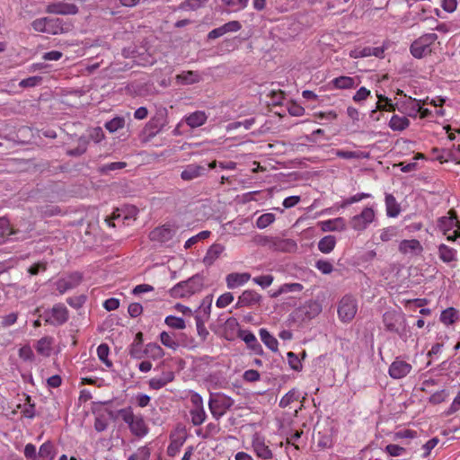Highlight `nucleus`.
I'll list each match as a JSON object with an SVG mask.
<instances>
[{
  "instance_id": "1",
  "label": "nucleus",
  "mask_w": 460,
  "mask_h": 460,
  "mask_svg": "<svg viewBox=\"0 0 460 460\" xmlns=\"http://www.w3.org/2000/svg\"><path fill=\"white\" fill-rule=\"evenodd\" d=\"M204 281L205 278L202 274H195L187 280L181 281L174 285L169 290V294L173 298L190 297L203 289Z\"/></svg>"
},
{
  "instance_id": "2",
  "label": "nucleus",
  "mask_w": 460,
  "mask_h": 460,
  "mask_svg": "<svg viewBox=\"0 0 460 460\" xmlns=\"http://www.w3.org/2000/svg\"><path fill=\"white\" fill-rule=\"evenodd\" d=\"M321 312L322 305L317 301L309 300L289 314L288 322L301 325L315 318Z\"/></svg>"
},
{
  "instance_id": "3",
  "label": "nucleus",
  "mask_w": 460,
  "mask_h": 460,
  "mask_svg": "<svg viewBox=\"0 0 460 460\" xmlns=\"http://www.w3.org/2000/svg\"><path fill=\"white\" fill-rule=\"evenodd\" d=\"M118 414L126 422L130 429V432L138 438H143L147 435L149 428L146 425L142 415H135L131 407L123 408L118 411Z\"/></svg>"
},
{
  "instance_id": "4",
  "label": "nucleus",
  "mask_w": 460,
  "mask_h": 460,
  "mask_svg": "<svg viewBox=\"0 0 460 460\" xmlns=\"http://www.w3.org/2000/svg\"><path fill=\"white\" fill-rule=\"evenodd\" d=\"M438 38V35L434 32L421 35L411 44V54L419 59L431 54L432 46Z\"/></svg>"
},
{
  "instance_id": "5",
  "label": "nucleus",
  "mask_w": 460,
  "mask_h": 460,
  "mask_svg": "<svg viewBox=\"0 0 460 460\" xmlns=\"http://www.w3.org/2000/svg\"><path fill=\"white\" fill-rule=\"evenodd\" d=\"M234 401L224 394H211L208 408L212 416L218 420L234 405Z\"/></svg>"
},
{
  "instance_id": "6",
  "label": "nucleus",
  "mask_w": 460,
  "mask_h": 460,
  "mask_svg": "<svg viewBox=\"0 0 460 460\" xmlns=\"http://www.w3.org/2000/svg\"><path fill=\"white\" fill-rule=\"evenodd\" d=\"M358 311L357 300L352 296H344L338 305V316L343 323L350 322Z\"/></svg>"
},
{
  "instance_id": "7",
  "label": "nucleus",
  "mask_w": 460,
  "mask_h": 460,
  "mask_svg": "<svg viewBox=\"0 0 460 460\" xmlns=\"http://www.w3.org/2000/svg\"><path fill=\"white\" fill-rule=\"evenodd\" d=\"M376 213L373 208L366 207L360 214L352 217L349 225L355 231H364L375 220Z\"/></svg>"
},
{
  "instance_id": "8",
  "label": "nucleus",
  "mask_w": 460,
  "mask_h": 460,
  "mask_svg": "<svg viewBox=\"0 0 460 460\" xmlns=\"http://www.w3.org/2000/svg\"><path fill=\"white\" fill-rule=\"evenodd\" d=\"M83 274L79 271L71 272L55 282L57 290L60 294L76 288L83 281Z\"/></svg>"
},
{
  "instance_id": "9",
  "label": "nucleus",
  "mask_w": 460,
  "mask_h": 460,
  "mask_svg": "<svg viewBox=\"0 0 460 460\" xmlns=\"http://www.w3.org/2000/svg\"><path fill=\"white\" fill-rule=\"evenodd\" d=\"M73 24L68 20L62 18L48 17L47 32L51 35L67 33L72 31Z\"/></svg>"
},
{
  "instance_id": "10",
  "label": "nucleus",
  "mask_w": 460,
  "mask_h": 460,
  "mask_svg": "<svg viewBox=\"0 0 460 460\" xmlns=\"http://www.w3.org/2000/svg\"><path fill=\"white\" fill-rule=\"evenodd\" d=\"M252 447L256 456L263 460H270L273 458V453L266 445L263 437L255 434L252 440Z\"/></svg>"
},
{
  "instance_id": "11",
  "label": "nucleus",
  "mask_w": 460,
  "mask_h": 460,
  "mask_svg": "<svg viewBox=\"0 0 460 460\" xmlns=\"http://www.w3.org/2000/svg\"><path fill=\"white\" fill-rule=\"evenodd\" d=\"M412 369L410 363L396 358L390 365L388 373L394 379H401L406 376Z\"/></svg>"
},
{
  "instance_id": "12",
  "label": "nucleus",
  "mask_w": 460,
  "mask_h": 460,
  "mask_svg": "<svg viewBox=\"0 0 460 460\" xmlns=\"http://www.w3.org/2000/svg\"><path fill=\"white\" fill-rule=\"evenodd\" d=\"M51 318L46 319V322L53 325H62L67 322L69 313L63 304H56L50 311Z\"/></svg>"
},
{
  "instance_id": "13",
  "label": "nucleus",
  "mask_w": 460,
  "mask_h": 460,
  "mask_svg": "<svg viewBox=\"0 0 460 460\" xmlns=\"http://www.w3.org/2000/svg\"><path fill=\"white\" fill-rule=\"evenodd\" d=\"M261 296L252 289L244 290L238 297L235 308L252 306L261 301Z\"/></svg>"
},
{
  "instance_id": "14",
  "label": "nucleus",
  "mask_w": 460,
  "mask_h": 460,
  "mask_svg": "<svg viewBox=\"0 0 460 460\" xmlns=\"http://www.w3.org/2000/svg\"><path fill=\"white\" fill-rule=\"evenodd\" d=\"M175 234V231L167 225L155 228L150 232L149 237L152 241L165 243L170 241Z\"/></svg>"
},
{
  "instance_id": "15",
  "label": "nucleus",
  "mask_w": 460,
  "mask_h": 460,
  "mask_svg": "<svg viewBox=\"0 0 460 460\" xmlns=\"http://www.w3.org/2000/svg\"><path fill=\"white\" fill-rule=\"evenodd\" d=\"M46 12L54 14H75L78 12V8L75 4L66 3H53L47 6Z\"/></svg>"
},
{
  "instance_id": "16",
  "label": "nucleus",
  "mask_w": 460,
  "mask_h": 460,
  "mask_svg": "<svg viewBox=\"0 0 460 460\" xmlns=\"http://www.w3.org/2000/svg\"><path fill=\"white\" fill-rule=\"evenodd\" d=\"M385 47H364L362 49H356L350 53V57L354 58H367V57H376L378 58H384V53L385 50Z\"/></svg>"
},
{
  "instance_id": "17",
  "label": "nucleus",
  "mask_w": 460,
  "mask_h": 460,
  "mask_svg": "<svg viewBox=\"0 0 460 460\" xmlns=\"http://www.w3.org/2000/svg\"><path fill=\"white\" fill-rule=\"evenodd\" d=\"M448 215V217H441L438 223V228L444 233V234H447V232L454 227L460 229V222L457 220L456 211L451 209L449 210Z\"/></svg>"
},
{
  "instance_id": "18",
  "label": "nucleus",
  "mask_w": 460,
  "mask_h": 460,
  "mask_svg": "<svg viewBox=\"0 0 460 460\" xmlns=\"http://www.w3.org/2000/svg\"><path fill=\"white\" fill-rule=\"evenodd\" d=\"M208 172L206 165H200L196 164H188L181 173V178L183 181H192L202 175H205Z\"/></svg>"
},
{
  "instance_id": "19",
  "label": "nucleus",
  "mask_w": 460,
  "mask_h": 460,
  "mask_svg": "<svg viewBox=\"0 0 460 460\" xmlns=\"http://www.w3.org/2000/svg\"><path fill=\"white\" fill-rule=\"evenodd\" d=\"M251 279V274L248 272H233L226 277V287L229 289H234L243 286Z\"/></svg>"
},
{
  "instance_id": "20",
  "label": "nucleus",
  "mask_w": 460,
  "mask_h": 460,
  "mask_svg": "<svg viewBox=\"0 0 460 460\" xmlns=\"http://www.w3.org/2000/svg\"><path fill=\"white\" fill-rule=\"evenodd\" d=\"M238 337L241 338L246 343L248 348L254 351V353L258 355H261L263 353L261 345L258 342L255 335L252 332L240 330Z\"/></svg>"
},
{
  "instance_id": "21",
  "label": "nucleus",
  "mask_w": 460,
  "mask_h": 460,
  "mask_svg": "<svg viewBox=\"0 0 460 460\" xmlns=\"http://www.w3.org/2000/svg\"><path fill=\"white\" fill-rule=\"evenodd\" d=\"M399 111L406 113L409 117L415 118L421 111L420 101L408 97L407 100L402 103Z\"/></svg>"
},
{
  "instance_id": "22",
  "label": "nucleus",
  "mask_w": 460,
  "mask_h": 460,
  "mask_svg": "<svg viewBox=\"0 0 460 460\" xmlns=\"http://www.w3.org/2000/svg\"><path fill=\"white\" fill-rule=\"evenodd\" d=\"M400 314L395 311H387L383 315V323L389 332H398V323L401 320Z\"/></svg>"
},
{
  "instance_id": "23",
  "label": "nucleus",
  "mask_w": 460,
  "mask_h": 460,
  "mask_svg": "<svg viewBox=\"0 0 460 460\" xmlns=\"http://www.w3.org/2000/svg\"><path fill=\"white\" fill-rule=\"evenodd\" d=\"M224 251V245L220 243L212 244L208 248L205 257L203 258L204 264L208 267L211 266L220 257Z\"/></svg>"
},
{
  "instance_id": "24",
  "label": "nucleus",
  "mask_w": 460,
  "mask_h": 460,
  "mask_svg": "<svg viewBox=\"0 0 460 460\" xmlns=\"http://www.w3.org/2000/svg\"><path fill=\"white\" fill-rule=\"evenodd\" d=\"M143 345V333L137 332L135 336V340L129 347L128 353L131 358L136 359H141L145 357V351L142 349Z\"/></svg>"
},
{
  "instance_id": "25",
  "label": "nucleus",
  "mask_w": 460,
  "mask_h": 460,
  "mask_svg": "<svg viewBox=\"0 0 460 460\" xmlns=\"http://www.w3.org/2000/svg\"><path fill=\"white\" fill-rule=\"evenodd\" d=\"M57 455L54 444L48 440L43 443L38 451V460H53Z\"/></svg>"
},
{
  "instance_id": "26",
  "label": "nucleus",
  "mask_w": 460,
  "mask_h": 460,
  "mask_svg": "<svg viewBox=\"0 0 460 460\" xmlns=\"http://www.w3.org/2000/svg\"><path fill=\"white\" fill-rule=\"evenodd\" d=\"M457 252L444 243L438 245V257L445 263H451L457 260Z\"/></svg>"
},
{
  "instance_id": "27",
  "label": "nucleus",
  "mask_w": 460,
  "mask_h": 460,
  "mask_svg": "<svg viewBox=\"0 0 460 460\" xmlns=\"http://www.w3.org/2000/svg\"><path fill=\"white\" fill-rule=\"evenodd\" d=\"M207 115L204 111H197L185 117V122L190 128H198L205 124L207 121Z\"/></svg>"
},
{
  "instance_id": "28",
  "label": "nucleus",
  "mask_w": 460,
  "mask_h": 460,
  "mask_svg": "<svg viewBox=\"0 0 460 460\" xmlns=\"http://www.w3.org/2000/svg\"><path fill=\"white\" fill-rule=\"evenodd\" d=\"M346 228L345 220L343 217H336L321 222V229L326 231H342Z\"/></svg>"
},
{
  "instance_id": "29",
  "label": "nucleus",
  "mask_w": 460,
  "mask_h": 460,
  "mask_svg": "<svg viewBox=\"0 0 460 460\" xmlns=\"http://www.w3.org/2000/svg\"><path fill=\"white\" fill-rule=\"evenodd\" d=\"M356 81V78L342 75L332 79L331 84L336 89H351L358 85Z\"/></svg>"
},
{
  "instance_id": "30",
  "label": "nucleus",
  "mask_w": 460,
  "mask_h": 460,
  "mask_svg": "<svg viewBox=\"0 0 460 460\" xmlns=\"http://www.w3.org/2000/svg\"><path fill=\"white\" fill-rule=\"evenodd\" d=\"M385 208L386 215L389 217H396L400 212V205L397 203L395 198L392 194H385Z\"/></svg>"
},
{
  "instance_id": "31",
  "label": "nucleus",
  "mask_w": 460,
  "mask_h": 460,
  "mask_svg": "<svg viewBox=\"0 0 460 460\" xmlns=\"http://www.w3.org/2000/svg\"><path fill=\"white\" fill-rule=\"evenodd\" d=\"M261 341L273 352L278 351L279 342L266 329L261 328L259 331Z\"/></svg>"
},
{
  "instance_id": "32",
  "label": "nucleus",
  "mask_w": 460,
  "mask_h": 460,
  "mask_svg": "<svg viewBox=\"0 0 460 460\" xmlns=\"http://www.w3.org/2000/svg\"><path fill=\"white\" fill-rule=\"evenodd\" d=\"M177 81L184 84H192L201 81V75L197 71H185L177 75Z\"/></svg>"
},
{
  "instance_id": "33",
  "label": "nucleus",
  "mask_w": 460,
  "mask_h": 460,
  "mask_svg": "<svg viewBox=\"0 0 460 460\" xmlns=\"http://www.w3.org/2000/svg\"><path fill=\"white\" fill-rule=\"evenodd\" d=\"M144 351L145 356L154 360L160 359L164 356V349L158 344L153 342L146 344Z\"/></svg>"
},
{
  "instance_id": "34",
  "label": "nucleus",
  "mask_w": 460,
  "mask_h": 460,
  "mask_svg": "<svg viewBox=\"0 0 460 460\" xmlns=\"http://www.w3.org/2000/svg\"><path fill=\"white\" fill-rule=\"evenodd\" d=\"M409 125L410 120L406 117H400L398 115H394L389 121V127L394 131H402Z\"/></svg>"
},
{
  "instance_id": "35",
  "label": "nucleus",
  "mask_w": 460,
  "mask_h": 460,
  "mask_svg": "<svg viewBox=\"0 0 460 460\" xmlns=\"http://www.w3.org/2000/svg\"><path fill=\"white\" fill-rule=\"evenodd\" d=\"M421 250L422 247L420 245V243L416 239L402 240L399 244V251L402 253Z\"/></svg>"
},
{
  "instance_id": "36",
  "label": "nucleus",
  "mask_w": 460,
  "mask_h": 460,
  "mask_svg": "<svg viewBox=\"0 0 460 460\" xmlns=\"http://www.w3.org/2000/svg\"><path fill=\"white\" fill-rule=\"evenodd\" d=\"M336 238L333 235H326L318 243V249L323 253H330L335 247Z\"/></svg>"
},
{
  "instance_id": "37",
  "label": "nucleus",
  "mask_w": 460,
  "mask_h": 460,
  "mask_svg": "<svg viewBox=\"0 0 460 460\" xmlns=\"http://www.w3.org/2000/svg\"><path fill=\"white\" fill-rule=\"evenodd\" d=\"M160 341L164 346L172 350H176L180 347L179 342L175 340L174 333L162 332L160 333Z\"/></svg>"
},
{
  "instance_id": "38",
  "label": "nucleus",
  "mask_w": 460,
  "mask_h": 460,
  "mask_svg": "<svg viewBox=\"0 0 460 460\" xmlns=\"http://www.w3.org/2000/svg\"><path fill=\"white\" fill-rule=\"evenodd\" d=\"M457 319L458 311L454 307H448L443 310L440 314V321L446 325L454 323Z\"/></svg>"
},
{
  "instance_id": "39",
  "label": "nucleus",
  "mask_w": 460,
  "mask_h": 460,
  "mask_svg": "<svg viewBox=\"0 0 460 460\" xmlns=\"http://www.w3.org/2000/svg\"><path fill=\"white\" fill-rule=\"evenodd\" d=\"M164 121L163 118L152 119L146 126V130L148 132L149 137H154L158 134L164 128Z\"/></svg>"
},
{
  "instance_id": "40",
  "label": "nucleus",
  "mask_w": 460,
  "mask_h": 460,
  "mask_svg": "<svg viewBox=\"0 0 460 460\" xmlns=\"http://www.w3.org/2000/svg\"><path fill=\"white\" fill-rule=\"evenodd\" d=\"M18 408L22 409L23 416L28 419H33L36 415V406L35 403L31 402V397L30 395H26L23 406L19 404Z\"/></svg>"
},
{
  "instance_id": "41",
  "label": "nucleus",
  "mask_w": 460,
  "mask_h": 460,
  "mask_svg": "<svg viewBox=\"0 0 460 460\" xmlns=\"http://www.w3.org/2000/svg\"><path fill=\"white\" fill-rule=\"evenodd\" d=\"M228 7V12H239L248 6L249 0H221Z\"/></svg>"
},
{
  "instance_id": "42",
  "label": "nucleus",
  "mask_w": 460,
  "mask_h": 460,
  "mask_svg": "<svg viewBox=\"0 0 460 460\" xmlns=\"http://www.w3.org/2000/svg\"><path fill=\"white\" fill-rule=\"evenodd\" d=\"M35 349L39 354L49 356L51 350V338L43 337L37 341Z\"/></svg>"
},
{
  "instance_id": "43",
  "label": "nucleus",
  "mask_w": 460,
  "mask_h": 460,
  "mask_svg": "<svg viewBox=\"0 0 460 460\" xmlns=\"http://www.w3.org/2000/svg\"><path fill=\"white\" fill-rule=\"evenodd\" d=\"M190 414L191 417V422L194 426L201 425L207 418L204 408H192L190 411Z\"/></svg>"
},
{
  "instance_id": "44",
  "label": "nucleus",
  "mask_w": 460,
  "mask_h": 460,
  "mask_svg": "<svg viewBox=\"0 0 460 460\" xmlns=\"http://www.w3.org/2000/svg\"><path fill=\"white\" fill-rule=\"evenodd\" d=\"M299 398V394L296 389H292L288 391L279 401V407L286 408L291 402L297 401Z\"/></svg>"
},
{
  "instance_id": "45",
  "label": "nucleus",
  "mask_w": 460,
  "mask_h": 460,
  "mask_svg": "<svg viewBox=\"0 0 460 460\" xmlns=\"http://www.w3.org/2000/svg\"><path fill=\"white\" fill-rule=\"evenodd\" d=\"M125 125V119L121 117H115L112 119L107 121L104 125L105 128L111 133H114L117 130L122 128Z\"/></svg>"
},
{
  "instance_id": "46",
  "label": "nucleus",
  "mask_w": 460,
  "mask_h": 460,
  "mask_svg": "<svg viewBox=\"0 0 460 460\" xmlns=\"http://www.w3.org/2000/svg\"><path fill=\"white\" fill-rule=\"evenodd\" d=\"M164 323L171 328L177 330H183L186 327L185 321L174 315H168L165 317Z\"/></svg>"
},
{
  "instance_id": "47",
  "label": "nucleus",
  "mask_w": 460,
  "mask_h": 460,
  "mask_svg": "<svg viewBox=\"0 0 460 460\" xmlns=\"http://www.w3.org/2000/svg\"><path fill=\"white\" fill-rule=\"evenodd\" d=\"M14 234L10 226V222L5 217H0V238L5 241V237Z\"/></svg>"
},
{
  "instance_id": "48",
  "label": "nucleus",
  "mask_w": 460,
  "mask_h": 460,
  "mask_svg": "<svg viewBox=\"0 0 460 460\" xmlns=\"http://www.w3.org/2000/svg\"><path fill=\"white\" fill-rule=\"evenodd\" d=\"M87 145L88 141L84 137H80L78 146L75 148L67 150L66 154L69 156H80L86 152Z\"/></svg>"
},
{
  "instance_id": "49",
  "label": "nucleus",
  "mask_w": 460,
  "mask_h": 460,
  "mask_svg": "<svg viewBox=\"0 0 460 460\" xmlns=\"http://www.w3.org/2000/svg\"><path fill=\"white\" fill-rule=\"evenodd\" d=\"M275 221V215L272 213H265L260 216L256 221V226L260 229L266 228Z\"/></svg>"
},
{
  "instance_id": "50",
  "label": "nucleus",
  "mask_w": 460,
  "mask_h": 460,
  "mask_svg": "<svg viewBox=\"0 0 460 460\" xmlns=\"http://www.w3.org/2000/svg\"><path fill=\"white\" fill-rule=\"evenodd\" d=\"M371 197V194L370 193H365V192H361V193H357L348 199H345L341 207V208H347L349 206H350L351 204L353 203H357V202H359L361 201L362 199H367V198H370Z\"/></svg>"
},
{
  "instance_id": "51",
  "label": "nucleus",
  "mask_w": 460,
  "mask_h": 460,
  "mask_svg": "<svg viewBox=\"0 0 460 460\" xmlns=\"http://www.w3.org/2000/svg\"><path fill=\"white\" fill-rule=\"evenodd\" d=\"M208 0H185L181 8L184 10L195 11L202 7Z\"/></svg>"
},
{
  "instance_id": "52",
  "label": "nucleus",
  "mask_w": 460,
  "mask_h": 460,
  "mask_svg": "<svg viewBox=\"0 0 460 460\" xmlns=\"http://www.w3.org/2000/svg\"><path fill=\"white\" fill-rule=\"evenodd\" d=\"M86 300H87V296L85 295L82 294L79 296H71V297L66 298V303L71 307H73L75 309H79L84 305Z\"/></svg>"
},
{
  "instance_id": "53",
  "label": "nucleus",
  "mask_w": 460,
  "mask_h": 460,
  "mask_svg": "<svg viewBox=\"0 0 460 460\" xmlns=\"http://www.w3.org/2000/svg\"><path fill=\"white\" fill-rule=\"evenodd\" d=\"M210 235L209 231H202L198 234L189 238L184 244L185 249H190L192 245L197 243L199 241L208 238Z\"/></svg>"
},
{
  "instance_id": "54",
  "label": "nucleus",
  "mask_w": 460,
  "mask_h": 460,
  "mask_svg": "<svg viewBox=\"0 0 460 460\" xmlns=\"http://www.w3.org/2000/svg\"><path fill=\"white\" fill-rule=\"evenodd\" d=\"M273 280L274 277L272 275H261L252 279V281L262 288L270 287Z\"/></svg>"
},
{
  "instance_id": "55",
  "label": "nucleus",
  "mask_w": 460,
  "mask_h": 460,
  "mask_svg": "<svg viewBox=\"0 0 460 460\" xmlns=\"http://www.w3.org/2000/svg\"><path fill=\"white\" fill-rule=\"evenodd\" d=\"M397 103H393L391 99L390 102H385L384 103L377 102L376 109L371 111V117H373L377 110L384 111H394L397 108Z\"/></svg>"
},
{
  "instance_id": "56",
  "label": "nucleus",
  "mask_w": 460,
  "mask_h": 460,
  "mask_svg": "<svg viewBox=\"0 0 460 460\" xmlns=\"http://www.w3.org/2000/svg\"><path fill=\"white\" fill-rule=\"evenodd\" d=\"M385 452L391 456H400L405 454L407 449L399 445L389 444L385 447Z\"/></svg>"
},
{
  "instance_id": "57",
  "label": "nucleus",
  "mask_w": 460,
  "mask_h": 460,
  "mask_svg": "<svg viewBox=\"0 0 460 460\" xmlns=\"http://www.w3.org/2000/svg\"><path fill=\"white\" fill-rule=\"evenodd\" d=\"M398 234L397 227L395 226H389L386 228L382 229L380 234V239L383 242H388L392 240L394 237H395Z\"/></svg>"
},
{
  "instance_id": "58",
  "label": "nucleus",
  "mask_w": 460,
  "mask_h": 460,
  "mask_svg": "<svg viewBox=\"0 0 460 460\" xmlns=\"http://www.w3.org/2000/svg\"><path fill=\"white\" fill-rule=\"evenodd\" d=\"M42 82V77L39 75L30 76L28 78L22 79L19 83V86L22 88L27 87H34L39 85Z\"/></svg>"
},
{
  "instance_id": "59",
  "label": "nucleus",
  "mask_w": 460,
  "mask_h": 460,
  "mask_svg": "<svg viewBox=\"0 0 460 460\" xmlns=\"http://www.w3.org/2000/svg\"><path fill=\"white\" fill-rule=\"evenodd\" d=\"M315 268L323 274H330L333 270L332 264L327 260H318L315 262Z\"/></svg>"
},
{
  "instance_id": "60",
  "label": "nucleus",
  "mask_w": 460,
  "mask_h": 460,
  "mask_svg": "<svg viewBox=\"0 0 460 460\" xmlns=\"http://www.w3.org/2000/svg\"><path fill=\"white\" fill-rule=\"evenodd\" d=\"M234 301V296L232 293L230 292H226V293H224L223 295H221L217 302H216V305L218 307V308H225L228 305H230L232 302Z\"/></svg>"
},
{
  "instance_id": "61",
  "label": "nucleus",
  "mask_w": 460,
  "mask_h": 460,
  "mask_svg": "<svg viewBox=\"0 0 460 460\" xmlns=\"http://www.w3.org/2000/svg\"><path fill=\"white\" fill-rule=\"evenodd\" d=\"M288 365L295 371H300L302 369V363L298 357L292 351L287 354Z\"/></svg>"
},
{
  "instance_id": "62",
  "label": "nucleus",
  "mask_w": 460,
  "mask_h": 460,
  "mask_svg": "<svg viewBox=\"0 0 460 460\" xmlns=\"http://www.w3.org/2000/svg\"><path fill=\"white\" fill-rule=\"evenodd\" d=\"M439 439L438 438H432L428 440L425 444L420 445V449L423 450V457L426 458L429 456L430 451L438 445Z\"/></svg>"
},
{
  "instance_id": "63",
  "label": "nucleus",
  "mask_w": 460,
  "mask_h": 460,
  "mask_svg": "<svg viewBox=\"0 0 460 460\" xmlns=\"http://www.w3.org/2000/svg\"><path fill=\"white\" fill-rule=\"evenodd\" d=\"M303 288L304 287L300 283H285L280 286V292H283V294L301 292Z\"/></svg>"
},
{
  "instance_id": "64",
  "label": "nucleus",
  "mask_w": 460,
  "mask_h": 460,
  "mask_svg": "<svg viewBox=\"0 0 460 460\" xmlns=\"http://www.w3.org/2000/svg\"><path fill=\"white\" fill-rule=\"evenodd\" d=\"M47 22H48V17L39 18V19L34 20L31 22V27L35 31L46 33L47 32Z\"/></svg>"
}]
</instances>
